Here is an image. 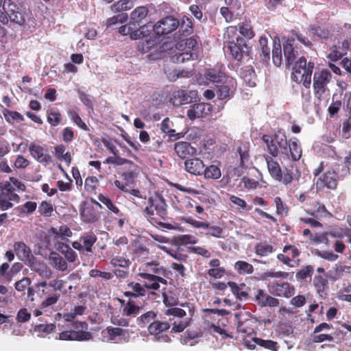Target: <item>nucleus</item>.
<instances>
[{"label":"nucleus","mask_w":351,"mask_h":351,"mask_svg":"<svg viewBox=\"0 0 351 351\" xmlns=\"http://www.w3.org/2000/svg\"><path fill=\"white\" fill-rule=\"evenodd\" d=\"M167 206L163 196L155 193L149 197L148 206L143 209V214L152 225L172 230L173 227L171 224L162 222L167 216Z\"/></svg>","instance_id":"1"},{"label":"nucleus","mask_w":351,"mask_h":351,"mask_svg":"<svg viewBox=\"0 0 351 351\" xmlns=\"http://www.w3.org/2000/svg\"><path fill=\"white\" fill-rule=\"evenodd\" d=\"M137 176L138 166L135 163H130V167L128 168V170L124 171L121 175L122 180H116L114 184L117 189L128 194V198L130 200L135 204L138 205L141 203L136 202L135 198L140 199L142 202H145L146 197L143 195L140 190L133 188Z\"/></svg>","instance_id":"2"},{"label":"nucleus","mask_w":351,"mask_h":351,"mask_svg":"<svg viewBox=\"0 0 351 351\" xmlns=\"http://www.w3.org/2000/svg\"><path fill=\"white\" fill-rule=\"evenodd\" d=\"M266 161L271 176L286 186L290 184L293 180L298 181L301 176V173L296 166L291 165L289 167H285L282 172L278 162L271 157L267 156Z\"/></svg>","instance_id":"3"},{"label":"nucleus","mask_w":351,"mask_h":351,"mask_svg":"<svg viewBox=\"0 0 351 351\" xmlns=\"http://www.w3.org/2000/svg\"><path fill=\"white\" fill-rule=\"evenodd\" d=\"M176 47L179 52L171 57L174 63L180 64L198 58L199 46L197 40L194 36L180 40L176 43Z\"/></svg>","instance_id":"4"},{"label":"nucleus","mask_w":351,"mask_h":351,"mask_svg":"<svg viewBox=\"0 0 351 351\" xmlns=\"http://www.w3.org/2000/svg\"><path fill=\"white\" fill-rule=\"evenodd\" d=\"M315 68L314 62L307 60L304 56H301L295 62L292 68L291 80L297 84L302 83L303 86L309 88L311 84V76Z\"/></svg>","instance_id":"5"},{"label":"nucleus","mask_w":351,"mask_h":351,"mask_svg":"<svg viewBox=\"0 0 351 351\" xmlns=\"http://www.w3.org/2000/svg\"><path fill=\"white\" fill-rule=\"evenodd\" d=\"M263 140L266 143L268 151L272 156L277 157L279 154H282L289 157V141L284 132L278 131L273 136L264 135Z\"/></svg>","instance_id":"6"},{"label":"nucleus","mask_w":351,"mask_h":351,"mask_svg":"<svg viewBox=\"0 0 351 351\" xmlns=\"http://www.w3.org/2000/svg\"><path fill=\"white\" fill-rule=\"evenodd\" d=\"M237 324V335H234V338L243 343V344L249 349L252 350L253 346L252 341L256 338V332L253 327V322L250 319H245L244 321L240 320V315L235 314L234 315Z\"/></svg>","instance_id":"7"},{"label":"nucleus","mask_w":351,"mask_h":351,"mask_svg":"<svg viewBox=\"0 0 351 351\" xmlns=\"http://www.w3.org/2000/svg\"><path fill=\"white\" fill-rule=\"evenodd\" d=\"M332 80V74L330 72L323 69L314 73L313 79V88L315 97L322 101L326 92H329L328 84Z\"/></svg>","instance_id":"8"},{"label":"nucleus","mask_w":351,"mask_h":351,"mask_svg":"<svg viewBox=\"0 0 351 351\" xmlns=\"http://www.w3.org/2000/svg\"><path fill=\"white\" fill-rule=\"evenodd\" d=\"M225 47L227 48V53L230 56L237 62H241L244 56H248L251 50L246 40L241 36H237L232 40H226Z\"/></svg>","instance_id":"9"},{"label":"nucleus","mask_w":351,"mask_h":351,"mask_svg":"<svg viewBox=\"0 0 351 351\" xmlns=\"http://www.w3.org/2000/svg\"><path fill=\"white\" fill-rule=\"evenodd\" d=\"M13 248L16 256L20 261H23L32 269L36 270L38 272L40 276H43V271H39L36 268V258L32 254V250L29 246L23 241H16L14 242Z\"/></svg>","instance_id":"10"},{"label":"nucleus","mask_w":351,"mask_h":351,"mask_svg":"<svg viewBox=\"0 0 351 351\" xmlns=\"http://www.w3.org/2000/svg\"><path fill=\"white\" fill-rule=\"evenodd\" d=\"M75 328H82L81 330L63 331L59 334V339L69 341H86L93 337L90 332L84 331L83 329H87L88 324L86 322H79L74 323Z\"/></svg>","instance_id":"11"},{"label":"nucleus","mask_w":351,"mask_h":351,"mask_svg":"<svg viewBox=\"0 0 351 351\" xmlns=\"http://www.w3.org/2000/svg\"><path fill=\"white\" fill-rule=\"evenodd\" d=\"M14 190L10 182L0 183V210H5L12 208L13 206L12 201L19 202V196L14 192Z\"/></svg>","instance_id":"12"},{"label":"nucleus","mask_w":351,"mask_h":351,"mask_svg":"<svg viewBox=\"0 0 351 351\" xmlns=\"http://www.w3.org/2000/svg\"><path fill=\"white\" fill-rule=\"evenodd\" d=\"M97 240L96 234L92 232L82 234L77 241L72 243V247L80 254H88L93 253V246Z\"/></svg>","instance_id":"13"},{"label":"nucleus","mask_w":351,"mask_h":351,"mask_svg":"<svg viewBox=\"0 0 351 351\" xmlns=\"http://www.w3.org/2000/svg\"><path fill=\"white\" fill-rule=\"evenodd\" d=\"M3 10L9 16L11 22L19 25H23L25 23V12L12 0L3 1Z\"/></svg>","instance_id":"14"},{"label":"nucleus","mask_w":351,"mask_h":351,"mask_svg":"<svg viewBox=\"0 0 351 351\" xmlns=\"http://www.w3.org/2000/svg\"><path fill=\"white\" fill-rule=\"evenodd\" d=\"M101 209V205L96 200L91 199L90 202L86 204L82 209V217L86 222H95L100 218Z\"/></svg>","instance_id":"15"},{"label":"nucleus","mask_w":351,"mask_h":351,"mask_svg":"<svg viewBox=\"0 0 351 351\" xmlns=\"http://www.w3.org/2000/svg\"><path fill=\"white\" fill-rule=\"evenodd\" d=\"M269 292L277 297L290 298L295 293V288L288 282H273L268 285Z\"/></svg>","instance_id":"16"},{"label":"nucleus","mask_w":351,"mask_h":351,"mask_svg":"<svg viewBox=\"0 0 351 351\" xmlns=\"http://www.w3.org/2000/svg\"><path fill=\"white\" fill-rule=\"evenodd\" d=\"M282 254L277 255V259L283 264L289 267H294L291 262H294L297 265H299L300 259L295 260L300 254V251L293 245H286L284 246Z\"/></svg>","instance_id":"17"},{"label":"nucleus","mask_w":351,"mask_h":351,"mask_svg":"<svg viewBox=\"0 0 351 351\" xmlns=\"http://www.w3.org/2000/svg\"><path fill=\"white\" fill-rule=\"evenodd\" d=\"M252 301L261 308L267 306L277 307L280 304L278 299L269 295L262 289L255 290Z\"/></svg>","instance_id":"18"},{"label":"nucleus","mask_w":351,"mask_h":351,"mask_svg":"<svg viewBox=\"0 0 351 351\" xmlns=\"http://www.w3.org/2000/svg\"><path fill=\"white\" fill-rule=\"evenodd\" d=\"M338 182V175L335 171H328L319 176L316 182L317 191H322L325 188L335 189Z\"/></svg>","instance_id":"19"},{"label":"nucleus","mask_w":351,"mask_h":351,"mask_svg":"<svg viewBox=\"0 0 351 351\" xmlns=\"http://www.w3.org/2000/svg\"><path fill=\"white\" fill-rule=\"evenodd\" d=\"M237 82L233 78H226L220 85L217 86L216 94L219 100L230 99L234 94Z\"/></svg>","instance_id":"20"},{"label":"nucleus","mask_w":351,"mask_h":351,"mask_svg":"<svg viewBox=\"0 0 351 351\" xmlns=\"http://www.w3.org/2000/svg\"><path fill=\"white\" fill-rule=\"evenodd\" d=\"M138 276L145 280L143 285L147 291H157L160 289V283L167 285V281L164 278L155 274L140 272Z\"/></svg>","instance_id":"21"},{"label":"nucleus","mask_w":351,"mask_h":351,"mask_svg":"<svg viewBox=\"0 0 351 351\" xmlns=\"http://www.w3.org/2000/svg\"><path fill=\"white\" fill-rule=\"evenodd\" d=\"M180 25L178 19L167 16L156 23V34L159 36L167 35L176 30Z\"/></svg>","instance_id":"22"},{"label":"nucleus","mask_w":351,"mask_h":351,"mask_svg":"<svg viewBox=\"0 0 351 351\" xmlns=\"http://www.w3.org/2000/svg\"><path fill=\"white\" fill-rule=\"evenodd\" d=\"M196 95V92L193 90L188 92L185 90H178L173 93L169 101L174 106H180L193 102Z\"/></svg>","instance_id":"23"},{"label":"nucleus","mask_w":351,"mask_h":351,"mask_svg":"<svg viewBox=\"0 0 351 351\" xmlns=\"http://www.w3.org/2000/svg\"><path fill=\"white\" fill-rule=\"evenodd\" d=\"M128 291L123 293V295L130 300L136 299L138 298L145 297L146 295H155L154 291H147L145 290L144 285L137 282L132 281L128 283Z\"/></svg>","instance_id":"24"},{"label":"nucleus","mask_w":351,"mask_h":351,"mask_svg":"<svg viewBox=\"0 0 351 351\" xmlns=\"http://www.w3.org/2000/svg\"><path fill=\"white\" fill-rule=\"evenodd\" d=\"M173 149L180 159H188L197 155V149L189 142L178 141L174 144Z\"/></svg>","instance_id":"25"},{"label":"nucleus","mask_w":351,"mask_h":351,"mask_svg":"<svg viewBox=\"0 0 351 351\" xmlns=\"http://www.w3.org/2000/svg\"><path fill=\"white\" fill-rule=\"evenodd\" d=\"M213 110V106L208 103H198L191 106L187 111V117L190 120L202 118L209 114Z\"/></svg>","instance_id":"26"},{"label":"nucleus","mask_w":351,"mask_h":351,"mask_svg":"<svg viewBox=\"0 0 351 351\" xmlns=\"http://www.w3.org/2000/svg\"><path fill=\"white\" fill-rule=\"evenodd\" d=\"M295 43L294 37H289L283 44V53L285 58L286 65L289 67L295 62L297 56H298V51L293 45Z\"/></svg>","instance_id":"27"},{"label":"nucleus","mask_w":351,"mask_h":351,"mask_svg":"<svg viewBox=\"0 0 351 351\" xmlns=\"http://www.w3.org/2000/svg\"><path fill=\"white\" fill-rule=\"evenodd\" d=\"M205 165L202 160L195 156L189 158L184 161V169L188 173L195 175L201 176L204 171Z\"/></svg>","instance_id":"28"},{"label":"nucleus","mask_w":351,"mask_h":351,"mask_svg":"<svg viewBox=\"0 0 351 351\" xmlns=\"http://www.w3.org/2000/svg\"><path fill=\"white\" fill-rule=\"evenodd\" d=\"M29 151L32 156L40 163H49L51 162V156L45 152L43 147L36 143L30 144Z\"/></svg>","instance_id":"29"},{"label":"nucleus","mask_w":351,"mask_h":351,"mask_svg":"<svg viewBox=\"0 0 351 351\" xmlns=\"http://www.w3.org/2000/svg\"><path fill=\"white\" fill-rule=\"evenodd\" d=\"M149 10L146 6H138L130 14V21L138 27L148 21L147 19Z\"/></svg>","instance_id":"30"},{"label":"nucleus","mask_w":351,"mask_h":351,"mask_svg":"<svg viewBox=\"0 0 351 351\" xmlns=\"http://www.w3.org/2000/svg\"><path fill=\"white\" fill-rule=\"evenodd\" d=\"M223 66L216 65L213 68L206 69L204 71V78L211 82H220L225 77L224 72L222 71Z\"/></svg>","instance_id":"31"},{"label":"nucleus","mask_w":351,"mask_h":351,"mask_svg":"<svg viewBox=\"0 0 351 351\" xmlns=\"http://www.w3.org/2000/svg\"><path fill=\"white\" fill-rule=\"evenodd\" d=\"M228 287L230 289L231 292L235 296L237 300H247L249 298L247 292V287L245 284L241 283L237 284L235 282L229 281L228 282Z\"/></svg>","instance_id":"32"},{"label":"nucleus","mask_w":351,"mask_h":351,"mask_svg":"<svg viewBox=\"0 0 351 351\" xmlns=\"http://www.w3.org/2000/svg\"><path fill=\"white\" fill-rule=\"evenodd\" d=\"M311 206V208H309V211L307 213L312 217L319 219L322 217H329L332 215L324 204L315 199H313Z\"/></svg>","instance_id":"33"},{"label":"nucleus","mask_w":351,"mask_h":351,"mask_svg":"<svg viewBox=\"0 0 351 351\" xmlns=\"http://www.w3.org/2000/svg\"><path fill=\"white\" fill-rule=\"evenodd\" d=\"M119 32L123 36L129 35L132 40H137L140 38L143 30L138 29V27L130 21L128 23L119 27Z\"/></svg>","instance_id":"34"},{"label":"nucleus","mask_w":351,"mask_h":351,"mask_svg":"<svg viewBox=\"0 0 351 351\" xmlns=\"http://www.w3.org/2000/svg\"><path fill=\"white\" fill-rule=\"evenodd\" d=\"M308 32L313 38L317 40L327 39L330 36V31L328 28L317 25H309Z\"/></svg>","instance_id":"35"},{"label":"nucleus","mask_w":351,"mask_h":351,"mask_svg":"<svg viewBox=\"0 0 351 351\" xmlns=\"http://www.w3.org/2000/svg\"><path fill=\"white\" fill-rule=\"evenodd\" d=\"M49 260L51 265L59 271H64L68 268L66 260L56 252H50Z\"/></svg>","instance_id":"36"},{"label":"nucleus","mask_w":351,"mask_h":351,"mask_svg":"<svg viewBox=\"0 0 351 351\" xmlns=\"http://www.w3.org/2000/svg\"><path fill=\"white\" fill-rule=\"evenodd\" d=\"M170 123L171 121L169 118L166 117L162 120L160 125V129L162 132L168 134L169 141H176L182 138L184 136V134L182 132L176 133L175 130L171 128Z\"/></svg>","instance_id":"37"},{"label":"nucleus","mask_w":351,"mask_h":351,"mask_svg":"<svg viewBox=\"0 0 351 351\" xmlns=\"http://www.w3.org/2000/svg\"><path fill=\"white\" fill-rule=\"evenodd\" d=\"M158 247L160 250L179 261H186L187 259V255L183 253V249L180 247L175 246L171 247L166 245H159Z\"/></svg>","instance_id":"38"},{"label":"nucleus","mask_w":351,"mask_h":351,"mask_svg":"<svg viewBox=\"0 0 351 351\" xmlns=\"http://www.w3.org/2000/svg\"><path fill=\"white\" fill-rule=\"evenodd\" d=\"M288 151L289 156H291L293 161H298L301 158L302 151L297 138L289 141Z\"/></svg>","instance_id":"39"},{"label":"nucleus","mask_w":351,"mask_h":351,"mask_svg":"<svg viewBox=\"0 0 351 351\" xmlns=\"http://www.w3.org/2000/svg\"><path fill=\"white\" fill-rule=\"evenodd\" d=\"M170 328V324L166 321L154 320L147 326L150 335H159Z\"/></svg>","instance_id":"40"},{"label":"nucleus","mask_w":351,"mask_h":351,"mask_svg":"<svg viewBox=\"0 0 351 351\" xmlns=\"http://www.w3.org/2000/svg\"><path fill=\"white\" fill-rule=\"evenodd\" d=\"M49 232L50 234L53 235L56 239L66 240L67 237L72 236L71 230L66 225L60 226L58 228L51 227Z\"/></svg>","instance_id":"41"},{"label":"nucleus","mask_w":351,"mask_h":351,"mask_svg":"<svg viewBox=\"0 0 351 351\" xmlns=\"http://www.w3.org/2000/svg\"><path fill=\"white\" fill-rule=\"evenodd\" d=\"M142 309L141 306L136 305L133 300H130L124 304L122 309L123 316L134 317Z\"/></svg>","instance_id":"42"},{"label":"nucleus","mask_w":351,"mask_h":351,"mask_svg":"<svg viewBox=\"0 0 351 351\" xmlns=\"http://www.w3.org/2000/svg\"><path fill=\"white\" fill-rule=\"evenodd\" d=\"M313 285L317 290V292L320 296L326 295V291L328 289V280L321 275H317L314 277Z\"/></svg>","instance_id":"43"},{"label":"nucleus","mask_w":351,"mask_h":351,"mask_svg":"<svg viewBox=\"0 0 351 351\" xmlns=\"http://www.w3.org/2000/svg\"><path fill=\"white\" fill-rule=\"evenodd\" d=\"M143 270L144 272L155 274L160 276H166V270L156 262L147 263L144 265Z\"/></svg>","instance_id":"44"},{"label":"nucleus","mask_w":351,"mask_h":351,"mask_svg":"<svg viewBox=\"0 0 351 351\" xmlns=\"http://www.w3.org/2000/svg\"><path fill=\"white\" fill-rule=\"evenodd\" d=\"M251 345L253 346V349L256 348V345L271 351H278L279 349V346L276 341L270 339L265 340L257 337L252 341Z\"/></svg>","instance_id":"45"},{"label":"nucleus","mask_w":351,"mask_h":351,"mask_svg":"<svg viewBox=\"0 0 351 351\" xmlns=\"http://www.w3.org/2000/svg\"><path fill=\"white\" fill-rule=\"evenodd\" d=\"M156 317L157 313L156 312L154 311H149L138 317L136 319V323L140 327L144 328L149 326L150 323L154 322Z\"/></svg>","instance_id":"46"},{"label":"nucleus","mask_w":351,"mask_h":351,"mask_svg":"<svg viewBox=\"0 0 351 351\" xmlns=\"http://www.w3.org/2000/svg\"><path fill=\"white\" fill-rule=\"evenodd\" d=\"M235 271L239 275H246L251 274L254 272V267L252 264L244 261H238L234 263V265Z\"/></svg>","instance_id":"47"},{"label":"nucleus","mask_w":351,"mask_h":351,"mask_svg":"<svg viewBox=\"0 0 351 351\" xmlns=\"http://www.w3.org/2000/svg\"><path fill=\"white\" fill-rule=\"evenodd\" d=\"M254 251L259 256H267L274 252V247L266 242H260L255 245Z\"/></svg>","instance_id":"48"},{"label":"nucleus","mask_w":351,"mask_h":351,"mask_svg":"<svg viewBox=\"0 0 351 351\" xmlns=\"http://www.w3.org/2000/svg\"><path fill=\"white\" fill-rule=\"evenodd\" d=\"M55 156L60 161H64L69 165L71 162V154L66 152V147L64 145H58L55 147Z\"/></svg>","instance_id":"49"},{"label":"nucleus","mask_w":351,"mask_h":351,"mask_svg":"<svg viewBox=\"0 0 351 351\" xmlns=\"http://www.w3.org/2000/svg\"><path fill=\"white\" fill-rule=\"evenodd\" d=\"M134 7L132 0H119L111 6V9L115 12H121L129 10Z\"/></svg>","instance_id":"50"},{"label":"nucleus","mask_w":351,"mask_h":351,"mask_svg":"<svg viewBox=\"0 0 351 351\" xmlns=\"http://www.w3.org/2000/svg\"><path fill=\"white\" fill-rule=\"evenodd\" d=\"M3 114L6 121L11 124H14L15 121L21 123L24 121L23 116L16 111L4 109L3 110Z\"/></svg>","instance_id":"51"},{"label":"nucleus","mask_w":351,"mask_h":351,"mask_svg":"<svg viewBox=\"0 0 351 351\" xmlns=\"http://www.w3.org/2000/svg\"><path fill=\"white\" fill-rule=\"evenodd\" d=\"M206 179H219L221 176V169L217 165H211L207 167H204L203 174Z\"/></svg>","instance_id":"52"},{"label":"nucleus","mask_w":351,"mask_h":351,"mask_svg":"<svg viewBox=\"0 0 351 351\" xmlns=\"http://www.w3.org/2000/svg\"><path fill=\"white\" fill-rule=\"evenodd\" d=\"M47 121L53 127L58 126L61 122L62 114L58 110L49 109L47 111Z\"/></svg>","instance_id":"53"},{"label":"nucleus","mask_w":351,"mask_h":351,"mask_svg":"<svg viewBox=\"0 0 351 351\" xmlns=\"http://www.w3.org/2000/svg\"><path fill=\"white\" fill-rule=\"evenodd\" d=\"M206 229L207 230L206 233L207 235L218 239L225 238L224 229L221 226L208 223V227H206Z\"/></svg>","instance_id":"54"},{"label":"nucleus","mask_w":351,"mask_h":351,"mask_svg":"<svg viewBox=\"0 0 351 351\" xmlns=\"http://www.w3.org/2000/svg\"><path fill=\"white\" fill-rule=\"evenodd\" d=\"M272 60L276 66H280L282 61V47L280 42H274L272 48Z\"/></svg>","instance_id":"55"},{"label":"nucleus","mask_w":351,"mask_h":351,"mask_svg":"<svg viewBox=\"0 0 351 351\" xmlns=\"http://www.w3.org/2000/svg\"><path fill=\"white\" fill-rule=\"evenodd\" d=\"M68 115L71 121L75 123L77 127L84 131H89L87 125L82 121L77 112L75 110H69Z\"/></svg>","instance_id":"56"},{"label":"nucleus","mask_w":351,"mask_h":351,"mask_svg":"<svg viewBox=\"0 0 351 351\" xmlns=\"http://www.w3.org/2000/svg\"><path fill=\"white\" fill-rule=\"evenodd\" d=\"M99 184V180L95 176H88L84 182V189L90 193H95Z\"/></svg>","instance_id":"57"},{"label":"nucleus","mask_w":351,"mask_h":351,"mask_svg":"<svg viewBox=\"0 0 351 351\" xmlns=\"http://www.w3.org/2000/svg\"><path fill=\"white\" fill-rule=\"evenodd\" d=\"M239 33L248 39L252 38L255 34L250 24L247 23H241L238 25Z\"/></svg>","instance_id":"58"},{"label":"nucleus","mask_w":351,"mask_h":351,"mask_svg":"<svg viewBox=\"0 0 351 351\" xmlns=\"http://www.w3.org/2000/svg\"><path fill=\"white\" fill-rule=\"evenodd\" d=\"M313 273V267L311 265H306L295 274V278L298 281H304L307 278H311Z\"/></svg>","instance_id":"59"},{"label":"nucleus","mask_w":351,"mask_h":351,"mask_svg":"<svg viewBox=\"0 0 351 351\" xmlns=\"http://www.w3.org/2000/svg\"><path fill=\"white\" fill-rule=\"evenodd\" d=\"M188 251L204 258H209L211 256V252L204 246H191L188 247Z\"/></svg>","instance_id":"60"},{"label":"nucleus","mask_w":351,"mask_h":351,"mask_svg":"<svg viewBox=\"0 0 351 351\" xmlns=\"http://www.w3.org/2000/svg\"><path fill=\"white\" fill-rule=\"evenodd\" d=\"M38 213L44 217H51L53 211V206L51 203L43 201L38 206Z\"/></svg>","instance_id":"61"},{"label":"nucleus","mask_w":351,"mask_h":351,"mask_svg":"<svg viewBox=\"0 0 351 351\" xmlns=\"http://www.w3.org/2000/svg\"><path fill=\"white\" fill-rule=\"evenodd\" d=\"M128 16L126 13L118 14L113 16L112 17L109 18L107 20L106 25L107 27H112L119 23H123L128 20Z\"/></svg>","instance_id":"62"},{"label":"nucleus","mask_w":351,"mask_h":351,"mask_svg":"<svg viewBox=\"0 0 351 351\" xmlns=\"http://www.w3.org/2000/svg\"><path fill=\"white\" fill-rule=\"evenodd\" d=\"M56 326L55 324L51 323L49 324H40L34 327V331L38 333L50 334L56 330Z\"/></svg>","instance_id":"63"},{"label":"nucleus","mask_w":351,"mask_h":351,"mask_svg":"<svg viewBox=\"0 0 351 351\" xmlns=\"http://www.w3.org/2000/svg\"><path fill=\"white\" fill-rule=\"evenodd\" d=\"M98 199L112 213L115 214H118L119 213V209L114 204L112 201L108 197L103 194H99Z\"/></svg>","instance_id":"64"}]
</instances>
